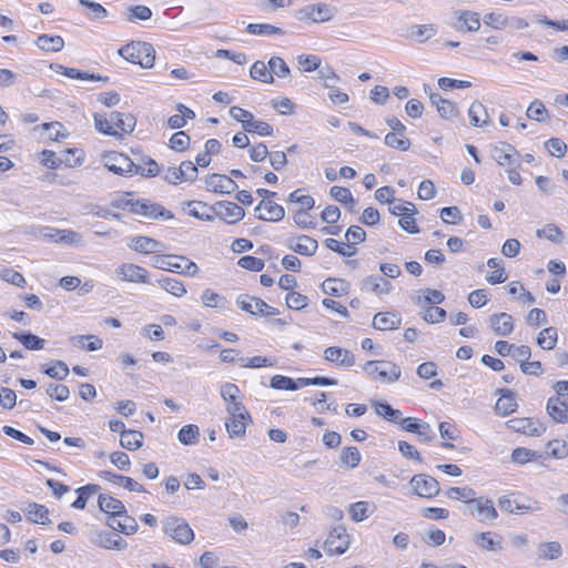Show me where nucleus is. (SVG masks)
Wrapping results in <instances>:
<instances>
[{"mask_svg": "<svg viewBox=\"0 0 568 568\" xmlns=\"http://www.w3.org/2000/svg\"><path fill=\"white\" fill-rule=\"evenodd\" d=\"M287 247L300 255L312 256L315 254L318 243L308 235H301L290 239Z\"/></svg>", "mask_w": 568, "mask_h": 568, "instance_id": "obj_21", "label": "nucleus"}, {"mask_svg": "<svg viewBox=\"0 0 568 568\" xmlns=\"http://www.w3.org/2000/svg\"><path fill=\"white\" fill-rule=\"evenodd\" d=\"M361 290L363 292L382 296L388 295L393 291V285L383 276L369 275L362 280Z\"/></svg>", "mask_w": 568, "mask_h": 568, "instance_id": "obj_20", "label": "nucleus"}, {"mask_svg": "<svg viewBox=\"0 0 568 568\" xmlns=\"http://www.w3.org/2000/svg\"><path fill=\"white\" fill-rule=\"evenodd\" d=\"M236 305L242 311L250 313L251 315L275 316L280 314L277 308L268 305L263 300L248 294L239 295L236 298Z\"/></svg>", "mask_w": 568, "mask_h": 568, "instance_id": "obj_8", "label": "nucleus"}, {"mask_svg": "<svg viewBox=\"0 0 568 568\" xmlns=\"http://www.w3.org/2000/svg\"><path fill=\"white\" fill-rule=\"evenodd\" d=\"M151 17L152 10L143 4L131 6L125 11V19L129 22H135L136 20L146 21Z\"/></svg>", "mask_w": 568, "mask_h": 568, "instance_id": "obj_49", "label": "nucleus"}, {"mask_svg": "<svg viewBox=\"0 0 568 568\" xmlns=\"http://www.w3.org/2000/svg\"><path fill=\"white\" fill-rule=\"evenodd\" d=\"M158 162L152 158L145 156L141 164H135L134 173L146 178L156 176L161 173Z\"/></svg>", "mask_w": 568, "mask_h": 568, "instance_id": "obj_46", "label": "nucleus"}, {"mask_svg": "<svg viewBox=\"0 0 568 568\" xmlns=\"http://www.w3.org/2000/svg\"><path fill=\"white\" fill-rule=\"evenodd\" d=\"M364 372L373 379L394 383L400 377V368L389 361H368L363 366Z\"/></svg>", "mask_w": 568, "mask_h": 568, "instance_id": "obj_6", "label": "nucleus"}, {"mask_svg": "<svg viewBox=\"0 0 568 568\" xmlns=\"http://www.w3.org/2000/svg\"><path fill=\"white\" fill-rule=\"evenodd\" d=\"M270 72L277 78H286L290 75L291 70L287 63L281 57H272L268 61Z\"/></svg>", "mask_w": 568, "mask_h": 568, "instance_id": "obj_57", "label": "nucleus"}, {"mask_svg": "<svg viewBox=\"0 0 568 568\" xmlns=\"http://www.w3.org/2000/svg\"><path fill=\"white\" fill-rule=\"evenodd\" d=\"M489 323L498 336H508L514 331V318L508 313L493 314L489 317Z\"/></svg>", "mask_w": 568, "mask_h": 568, "instance_id": "obj_26", "label": "nucleus"}, {"mask_svg": "<svg viewBox=\"0 0 568 568\" xmlns=\"http://www.w3.org/2000/svg\"><path fill=\"white\" fill-rule=\"evenodd\" d=\"M558 339V332L556 327L549 326L539 332L537 336V344L546 351L554 349Z\"/></svg>", "mask_w": 568, "mask_h": 568, "instance_id": "obj_38", "label": "nucleus"}, {"mask_svg": "<svg viewBox=\"0 0 568 568\" xmlns=\"http://www.w3.org/2000/svg\"><path fill=\"white\" fill-rule=\"evenodd\" d=\"M402 325V316L394 312H379L373 318V326L379 331L397 329Z\"/></svg>", "mask_w": 568, "mask_h": 568, "instance_id": "obj_27", "label": "nucleus"}, {"mask_svg": "<svg viewBox=\"0 0 568 568\" xmlns=\"http://www.w3.org/2000/svg\"><path fill=\"white\" fill-rule=\"evenodd\" d=\"M384 142L387 146L406 151L410 146V141L405 136L404 133L389 132L386 134Z\"/></svg>", "mask_w": 568, "mask_h": 568, "instance_id": "obj_50", "label": "nucleus"}, {"mask_svg": "<svg viewBox=\"0 0 568 568\" xmlns=\"http://www.w3.org/2000/svg\"><path fill=\"white\" fill-rule=\"evenodd\" d=\"M322 290L328 295L343 296L348 293L349 284L341 278H326L322 283Z\"/></svg>", "mask_w": 568, "mask_h": 568, "instance_id": "obj_35", "label": "nucleus"}, {"mask_svg": "<svg viewBox=\"0 0 568 568\" xmlns=\"http://www.w3.org/2000/svg\"><path fill=\"white\" fill-rule=\"evenodd\" d=\"M128 246L141 254H160L166 250V245L153 237L149 236H134L130 240Z\"/></svg>", "mask_w": 568, "mask_h": 568, "instance_id": "obj_16", "label": "nucleus"}, {"mask_svg": "<svg viewBox=\"0 0 568 568\" xmlns=\"http://www.w3.org/2000/svg\"><path fill=\"white\" fill-rule=\"evenodd\" d=\"M561 551V546L557 541L542 542L539 545L538 548L539 558L549 560L557 559L558 557H560Z\"/></svg>", "mask_w": 568, "mask_h": 568, "instance_id": "obj_51", "label": "nucleus"}, {"mask_svg": "<svg viewBox=\"0 0 568 568\" xmlns=\"http://www.w3.org/2000/svg\"><path fill=\"white\" fill-rule=\"evenodd\" d=\"M538 237H545L552 243H560L564 240L562 231L555 224H547L542 229L536 231Z\"/></svg>", "mask_w": 568, "mask_h": 568, "instance_id": "obj_55", "label": "nucleus"}, {"mask_svg": "<svg viewBox=\"0 0 568 568\" xmlns=\"http://www.w3.org/2000/svg\"><path fill=\"white\" fill-rule=\"evenodd\" d=\"M498 507L509 514H523L538 511L541 509L540 503L534 500L529 504L520 503L518 499H513L511 496H501L498 499Z\"/></svg>", "mask_w": 568, "mask_h": 568, "instance_id": "obj_19", "label": "nucleus"}, {"mask_svg": "<svg viewBox=\"0 0 568 568\" xmlns=\"http://www.w3.org/2000/svg\"><path fill=\"white\" fill-rule=\"evenodd\" d=\"M470 515L476 517L481 523L493 521L498 517L497 510L490 499L484 497L476 498L475 496L467 506Z\"/></svg>", "mask_w": 568, "mask_h": 568, "instance_id": "obj_14", "label": "nucleus"}, {"mask_svg": "<svg viewBox=\"0 0 568 568\" xmlns=\"http://www.w3.org/2000/svg\"><path fill=\"white\" fill-rule=\"evenodd\" d=\"M414 493L423 498H433L440 491L438 481L426 474H417L410 479Z\"/></svg>", "mask_w": 568, "mask_h": 568, "instance_id": "obj_13", "label": "nucleus"}, {"mask_svg": "<svg viewBox=\"0 0 568 568\" xmlns=\"http://www.w3.org/2000/svg\"><path fill=\"white\" fill-rule=\"evenodd\" d=\"M468 115L470 119V124L474 126H481L488 121L487 110L485 105L479 101H475L470 104Z\"/></svg>", "mask_w": 568, "mask_h": 568, "instance_id": "obj_37", "label": "nucleus"}, {"mask_svg": "<svg viewBox=\"0 0 568 568\" xmlns=\"http://www.w3.org/2000/svg\"><path fill=\"white\" fill-rule=\"evenodd\" d=\"M243 130L247 133H256L261 136H271L274 132L271 124L262 120H255L254 118L251 121H245Z\"/></svg>", "mask_w": 568, "mask_h": 568, "instance_id": "obj_45", "label": "nucleus"}, {"mask_svg": "<svg viewBox=\"0 0 568 568\" xmlns=\"http://www.w3.org/2000/svg\"><path fill=\"white\" fill-rule=\"evenodd\" d=\"M246 420H251V416H232V418L225 423L229 436L231 438L244 436L246 430Z\"/></svg>", "mask_w": 568, "mask_h": 568, "instance_id": "obj_40", "label": "nucleus"}, {"mask_svg": "<svg viewBox=\"0 0 568 568\" xmlns=\"http://www.w3.org/2000/svg\"><path fill=\"white\" fill-rule=\"evenodd\" d=\"M152 266L189 276H195L199 273L197 265L183 255L156 254L152 257Z\"/></svg>", "mask_w": 568, "mask_h": 568, "instance_id": "obj_3", "label": "nucleus"}, {"mask_svg": "<svg viewBox=\"0 0 568 568\" xmlns=\"http://www.w3.org/2000/svg\"><path fill=\"white\" fill-rule=\"evenodd\" d=\"M476 542L479 547L486 549V550H490V551H497V550H500L503 548L501 546V538L498 537L497 540H495L493 537H491V534L490 532H481L479 535L476 536Z\"/></svg>", "mask_w": 568, "mask_h": 568, "instance_id": "obj_59", "label": "nucleus"}, {"mask_svg": "<svg viewBox=\"0 0 568 568\" xmlns=\"http://www.w3.org/2000/svg\"><path fill=\"white\" fill-rule=\"evenodd\" d=\"M125 205H130V211L134 214L143 215L149 219L171 220L173 213L164 209L161 204L152 203L148 200H138L135 202L125 201Z\"/></svg>", "mask_w": 568, "mask_h": 568, "instance_id": "obj_10", "label": "nucleus"}, {"mask_svg": "<svg viewBox=\"0 0 568 568\" xmlns=\"http://www.w3.org/2000/svg\"><path fill=\"white\" fill-rule=\"evenodd\" d=\"M163 532L174 542L180 545H189L194 539V531L189 523L178 516H169L163 519Z\"/></svg>", "mask_w": 568, "mask_h": 568, "instance_id": "obj_4", "label": "nucleus"}, {"mask_svg": "<svg viewBox=\"0 0 568 568\" xmlns=\"http://www.w3.org/2000/svg\"><path fill=\"white\" fill-rule=\"evenodd\" d=\"M201 209L213 213L214 219L219 217L227 224H235L244 219L245 211L239 204L231 201H219L213 205L200 204Z\"/></svg>", "mask_w": 568, "mask_h": 568, "instance_id": "obj_7", "label": "nucleus"}, {"mask_svg": "<svg viewBox=\"0 0 568 568\" xmlns=\"http://www.w3.org/2000/svg\"><path fill=\"white\" fill-rule=\"evenodd\" d=\"M324 358L343 367H352L355 364V356L346 348L329 346L324 351Z\"/></svg>", "mask_w": 568, "mask_h": 568, "instance_id": "obj_24", "label": "nucleus"}, {"mask_svg": "<svg viewBox=\"0 0 568 568\" xmlns=\"http://www.w3.org/2000/svg\"><path fill=\"white\" fill-rule=\"evenodd\" d=\"M104 166L118 175H132L134 173L135 163L124 153L110 151L103 154Z\"/></svg>", "mask_w": 568, "mask_h": 568, "instance_id": "obj_9", "label": "nucleus"}, {"mask_svg": "<svg viewBox=\"0 0 568 568\" xmlns=\"http://www.w3.org/2000/svg\"><path fill=\"white\" fill-rule=\"evenodd\" d=\"M202 303L207 307H224L226 300L224 296L213 292L210 288L203 291L201 295Z\"/></svg>", "mask_w": 568, "mask_h": 568, "instance_id": "obj_60", "label": "nucleus"}, {"mask_svg": "<svg viewBox=\"0 0 568 568\" xmlns=\"http://www.w3.org/2000/svg\"><path fill=\"white\" fill-rule=\"evenodd\" d=\"M497 392L501 394V396L495 405V410L501 416L514 413L517 408L514 394L509 389H498Z\"/></svg>", "mask_w": 568, "mask_h": 568, "instance_id": "obj_30", "label": "nucleus"}, {"mask_svg": "<svg viewBox=\"0 0 568 568\" xmlns=\"http://www.w3.org/2000/svg\"><path fill=\"white\" fill-rule=\"evenodd\" d=\"M51 69H53L57 72L62 73L63 75L70 78V79H78V80H90V81H106L108 78H102L100 74L89 73L81 71L79 69L74 68H67L61 64H51Z\"/></svg>", "mask_w": 568, "mask_h": 568, "instance_id": "obj_31", "label": "nucleus"}, {"mask_svg": "<svg viewBox=\"0 0 568 568\" xmlns=\"http://www.w3.org/2000/svg\"><path fill=\"white\" fill-rule=\"evenodd\" d=\"M100 490V486L97 484H87L77 489L78 498L72 503V507L75 509H84L88 499L93 494Z\"/></svg>", "mask_w": 568, "mask_h": 568, "instance_id": "obj_41", "label": "nucleus"}, {"mask_svg": "<svg viewBox=\"0 0 568 568\" xmlns=\"http://www.w3.org/2000/svg\"><path fill=\"white\" fill-rule=\"evenodd\" d=\"M341 463L349 468H355L361 463V453L356 447H345L339 456Z\"/></svg>", "mask_w": 568, "mask_h": 568, "instance_id": "obj_56", "label": "nucleus"}, {"mask_svg": "<svg viewBox=\"0 0 568 568\" xmlns=\"http://www.w3.org/2000/svg\"><path fill=\"white\" fill-rule=\"evenodd\" d=\"M507 426L514 432L529 436H539L545 432V427L531 418H513L507 422Z\"/></svg>", "mask_w": 568, "mask_h": 568, "instance_id": "obj_23", "label": "nucleus"}, {"mask_svg": "<svg viewBox=\"0 0 568 568\" xmlns=\"http://www.w3.org/2000/svg\"><path fill=\"white\" fill-rule=\"evenodd\" d=\"M246 31L255 36H283L284 30L270 23H250Z\"/></svg>", "mask_w": 568, "mask_h": 568, "instance_id": "obj_42", "label": "nucleus"}, {"mask_svg": "<svg viewBox=\"0 0 568 568\" xmlns=\"http://www.w3.org/2000/svg\"><path fill=\"white\" fill-rule=\"evenodd\" d=\"M200 204H206V203L202 202V201H185L182 203V209L184 211H186L189 215H191L197 220L206 221V222L213 221L214 220L213 213L201 209Z\"/></svg>", "mask_w": 568, "mask_h": 568, "instance_id": "obj_34", "label": "nucleus"}, {"mask_svg": "<svg viewBox=\"0 0 568 568\" xmlns=\"http://www.w3.org/2000/svg\"><path fill=\"white\" fill-rule=\"evenodd\" d=\"M98 505L101 511L109 514L110 517H119L125 513V506L120 499L101 494L98 498Z\"/></svg>", "mask_w": 568, "mask_h": 568, "instance_id": "obj_28", "label": "nucleus"}, {"mask_svg": "<svg viewBox=\"0 0 568 568\" xmlns=\"http://www.w3.org/2000/svg\"><path fill=\"white\" fill-rule=\"evenodd\" d=\"M136 119L131 113L112 111L109 116L94 114V128L105 134L122 139L133 132Z\"/></svg>", "mask_w": 568, "mask_h": 568, "instance_id": "obj_1", "label": "nucleus"}, {"mask_svg": "<svg viewBox=\"0 0 568 568\" xmlns=\"http://www.w3.org/2000/svg\"><path fill=\"white\" fill-rule=\"evenodd\" d=\"M437 33L435 24H415L410 28V37L418 42H425Z\"/></svg>", "mask_w": 568, "mask_h": 568, "instance_id": "obj_48", "label": "nucleus"}, {"mask_svg": "<svg viewBox=\"0 0 568 568\" xmlns=\"http://www.w3.org/2000/svg\"><path fill=\"white\" fill-rule=\"evenodd\" d=\"M158 283L164 291L176 297H181L186 293L184 284L176 278L165 276L160 278Z\"/></svg>", "mask_w": 568, "mask_h": 568, "instance_id": "obj_47", "label": "nucleus"}, {"mask_svg": "<svg viewBox=\"0 0 568 568\" xmlns=\"http://www.w3.org/2000/svg\"><path fill=\"white\" fill-rule=\"evenodd\" d=\"M286 305L291 310L300 311L307 306L308 297L298 292L292 291L286 295Z\"/></svg>", "mask_w": 568, "mask_h": 568, "instance_id": "obj_62", "label": "nucleus"}, {"mask_svg": "<svg viewBox=\"0 0 568 568\" xmlns=\"http://www.w3.org/2000/svg\"><path fill=\"white\" fill-rule=\"evenodd\" d=\"M12 337L19 341L27 349L30 351H40L45 345V339L32 333L14 332L12 333Z\"/></svg>", "mask_w": 568, "mask_h": 568, "instance_id": "obj_33", "label": "nucleus"}, {"mask_svg": "<svg viewBox=\"0 0 568 568\" xmlns=\"http://www.w3.org/2000/svg\"><path fill=\"white\" fill-rule=\"evenodd\" d=\"M491 156L500 166L510 168L520 165L519 152L511 144L506 142L495 144L491 148Z\"/></svg>", "mask_w": 568, "mask_h": 568, "instance_id": "obj_12", "label": "nucleus"}, {"mask_svg": "<svg viewBox=\"0 0 568 568\" xmlns=\"http://www.w3.org/2000/svg\"><path fill=\"white\" fill-rule=\"evenodd\" d=\"M368 503L367 501H357L349 505V516L352 520L359 523L365 519H367L371 515V511L368 510Z\"/></svg>", "mask_w": 568, "mask_h": 568, "instance_id": "obj_58", "label": "nucleus"}, {"mask_svg": "<svg viewBox=\"0 0 568 568\" xmlns=\"http://www.w3.org/2000/svg\"><path fill=\"white\" fill-rule=\"evenodd\" d=\"M547 453L554 458H566L568 456V444L558 439L550 440L547 444Z\"/></svg>", "mask_w": 568, "mask_h": 568, "instance_id": "obj_61", "label": "nucleus"}, {"mask_svg": "<svg viewBox=\"0 0 568 568\" xmlns=\"http://www.w3.org/2000/svg\"><path fill=\"white\" fill-rule=\"evenodd\" d=\"M349 536L343 526L334 527L324 544V549L328 555H342L349 548Z\"/></svg>", "mask_w": 568, "mask_h": 568, "instance_id": "obj_11", "label": "nucleus"}, {"mask_svg": "<svg viewBox=\"0 0 568 568\" xmlns=\"http://www.w3.org/2000/svg\"><path fill=\"white\" fill-rule=\"evenodd\" d=\"M27 515L30 521L34 524L47 525L50 524V519L48 517L49 510L45 506L40 504H29L27 508Z\"/></svg>", "mask_w": 568, "mask_h": 568, "instance_id": "obj_39", "label": "nucleus"}, {"mask_svg": "<svg viewBox=\"0 0 568 568\" xmlns=\"http://www.w3.org/2000/svg\"><path fill=\"white\" fill-rule=\"evenodd\" d=\"M143 435L138 430L122 432L120 445L129 450H135L142 446Z\"/></svg>", "mask_w": 568, "mask_h": 568, "instance_id": "obj_44", "label": "nucleus"}, {"mask_svg": "<svg viewBox=\"0 0 568 568\" xmlns=\"http://www.w3.org/2000/svg\"><path fill=\"white\" fill-rule=\"evenodd\" d=\"M337 10L335 7L318 2L314 4H307L303 8L294 11V18L302 22L323 23L334 18Z\"/></svg>", "mask_w": 568, "mask_h": 568, "instance_id": "obj_5", "label": "nucleus"}, {"mask_svg": "<svg viewBox=\"0 0 568 568\" xmlns=\"http://www.w3.org/2000/svg\"><path fill=\"white\" fill-rule=\"evenodd\" d=\"M169 145L174 151H185L190 145V136L184 131L175 132L171 136Z\"/></svg>", "mask_w": 568, "mask_h": 568, "instance_id": "obj_63", "label": "nucleus"}, {"mask_svg": "<svg viewBox=\"0 0 568 568\" xmlns=\"http://www.w3.org/2000/svg\"><path fill=\"white\" fill-rule=\"evenodd\" d=\"M547 109L540 100H534L527 109V116L530 120L542 121L547 115Z\"/></svg>", "mask_w": 568, "mask_h": 568, "instance_id": "obj_64", "label": "nucleus"}, {"mask_svg": "<svg viewBox=\"0 0 568 568\" xmlns=\"http://www.w3.org/2000/svg\"><path fill=\"white\" fill-rule=\"evenodd\" d=\"M43 373L53 379L63 381L69 375V367L63 361H53L51 366L43 368Z\"/></svg>", "mask_w": 568, "mask_h": 568, "instance_id": "obj_52", "label": "nucleus"}, {"mask_svg": "<svg viewBox=\"0 0 568 568\" xmlns=\"http://www.w3.org/2000/svg\"><path fill=\"white\" fill-rule=\"evenodd\" d=\"M116 276L121 281L130 282V283H150L149 272L136 264L133 263H123L115 270Z\"/></svg>", "mask_w": 568, "mask_h": 568, "instance_id": "obj_15", "label": "nucleus"}, {"mask_svg": "<svg viewBox=\"0 0 568 568\" xmlns=\"http://www.w3.org/2000/svg\"><path fill=\"white\" fill-rule=\"evenodd\" d=\"M546 410L556 423H568V399L550 397L547 400Z\"/></svg>", "mask_w": 568, "mask_h": 568, "instance_id": "obj_25", "label": "nucleus"}, {"mask_svg": "<svg viewBox=\"0 0 568 568\" xmlns=\"http://www.w3.org/2000/svg\"><path fill=\"white\" fill-rule=\"evenodd\" d=\"M458 14V22L460 24L455 23L454 27L458 31H477L480 27L479 14L471 11H460L456 12Z\"/></svg>", "mask_w": 568, "mask_h": 568, "instance_id": "obj_29", "label": "nucleus"}, {"mask_svg": "<svg viewBox=\"0 0 568 568\" xmlns=\"http://www.w3.org/2000/svg\"><path fill=\"white\" fill-rule=\"evenodd\" d=\"M36 44L45 52H59L64 47V40L60 36L41 34L38 37Z\"/></svg>", "mask_w": 568, "mask_h": 568, "instance_id": "obj_32", "label": "nucleus"}, {"mask_svg": "<svg viewBox=\"0 0 568 568\" xmlns=\"http://www.w3.org/2000/svg\"><path fill=\"white\" fill-rule=\"evenodd\" d=\"M262 210H264L265 213H260L257 215V219L262 221L278 222L285 216L284 207L271 200H262L255 207V212H260Z\"/></svg>", "mask_w": 568, "mask_h": 568, "instance_id": "obj_22", "label": "nucleus"}, {"mask_svg": "<svg viewBox=\"0 0 568 568\" xmlns=\"http://www.w3.org/2000/svg\"><path fill=\"white\" fill-rule=\"evenodd\" d=\"M446 496L450 499L462 500L468 506L476 493L470 487H450L446 490Z\"/></svg>", "mask_w": 568, "mask_h": 568, "instance_id": "obj_53", "label": "nucleus"}, {"mask_svg": "<svg viewBox=\"0 0 568 568\" xmlns=\"http://www.w3.org/2000/svg\"><path fill=\"white\" fill-rule=\"evenodd\" d=\"M206 190L214 193L231 194L239 189L232 178L224 174H210L205 179Z\"/></svg>", "mask_w": 568, "mask_h": 568, "instance_id": "obj_17", "label": "nucleus"}, {"mask_svg": "<svg viewBox=\"0 0 568 568\" xmlns=\"http://www.w3.org/2000/svg\"><path fill=\"white\" fill-rule=\"evenodd\" d=\"M200 429L199 426L194 424H189L183 426L178 433V439L181 444L191 446L195 445L199 442Z\"/></svg>", "mask_w": 568, "mask_h": 568, "instance_id": "obj_43", "label": "nucleus"}, {"mask_svg": "<svg viewBox=\"0 0 568 568\" xmlns=\"http://www.w3.org/2000/svg\"><path fill=\"white\" fill-rule=\"evenodd\" d=\"M250 77L254 80L261 81L263 83H273L274 77L270 72L268 63L266 64L264 61H255L250 69Z\"/></svg>", "mask_w": 568, "mask_h": 568, "instance_id": "obj_36", "label": "nucleus"}, {"mask_svg": "<svg viewBox=\"0 0 568 568\" xmlns=\"http://www.w3.org/2000/svg\"><path fill=\"white\" fill-rule=\"evenodd\" d=\"M375 410L377 415L384 417L388 422L399 423V420H402L400 410L393 408L387 403H376Z\"/></svg>", "mask_w": 568, "mask_h": 568, "instance_id": "obj_54", "label": "nucleus"}, {"mask_svg": "<svg viewBox=\"0 0 568 568\" xmlns=\"http://www.w3.org/2000/svg\"><path fill=\"white\" fill-rule=\"evenodd\" d=\"M126 61L150 69L154 64L155 51L152 44L144 41H132L118 50Z\"/></svg>", "mask_w": 568, "mask_h": 568, "instance_id": "obj_2", "label": "nucleus"}, {"mask_svg": "<svg viewBox=\"0 0 568 568\" xmlns=\"http://www.w3.org/2000/svg\"><path fill=\"white\" fill-rule=\"evenodd\" d=\"M91 541L104 549L124 550L128 548V542L119 535L111 531H95L92 534Z\"/></svg>", "mask_w": 568, "mask_h": 568, "instance_id": "obj_18", "label": "nucleus"}]
</instances>
